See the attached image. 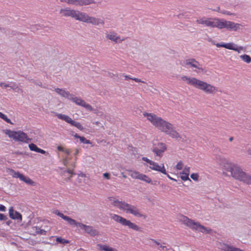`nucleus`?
<instances>
[{
  "label": "nucleus",
  "instance_id": "obj_1",
  "mask_svg": "<svg viewBox=\"0 0 251 251\" xmlns=\"http://www.w3.org/2000/svg\"><path fill=\"white\" fill-rule=\"evenodd\" d=\"M143 115L155 128L175 139L180 138L179 133L175 130L173 125L160 117L152 113L145 112Z\"/></svg>",
  "mask_w": 251,
  "mask_h": 251
},
{
  "label": "nucleus",
  "instance_id": "obj_2",
  "mask_svg": "<svg viewBox=\"0 0 251 251\" xmlns=\"http://www.w3.org/2000/svg\"><path fill=\"white\" fill-rule=\"evenodd\" d=\"M223 174L232 176L235 179L251 185V176L244 172L237 164L232 162H226L223 167Z\"/></svg>",
  "mask_w": 251,
  "mask_h": 251
},
{
  "label": "nucleus",
  "instance_id": "obj_3",
  "mask_svg": "<svg viewBox=\"0 0 251 251\" xmlns=\"http://www.w3.org/2000/svg\"><path fill=\"white\" fill-rule=\"evenodd\" d=\"M181 79L188 85L201 90L206 94H213L218 91L214 86L194 77L183 75L181 77Z\"/></svg>",
  "mask_w": 251,
  "mask_h": 251
},
{
  "label": "nucleus",
  "instance_id": "obj_4",
  "mask_svg": "<svg viewBox=\"0 0 251 251\" xmlns=\"http://www.w3.org/2000/svg\"><path fill=\"white\" fill-rule=\"evenodd\" d=\"M109 200L111 201V204L126 213L131 214L137 217L146 218V216L140 212V210L134 205H130L125 201H119L113 197L110 198Z\"/></svg>",
  "mask_w": 251,
  "mask_h": 251
},
{
  "label": "nucleus",
  "instance_id": "obj_5",
  "mask_svg": "<svg viewBox=\"0 0 251 251\" xmlns=\"http://www.w3.org/2000/svg\"><path fill=\"white\" fill-rule=\"evenodd\" d=\"M241 25L239 24L227 21L224 19L210 18L208 27L212 28L216 27L219 29L225 28L229 30L237 31L239 29Z\"/></svg>",
  "mask_w": 251,
  "mask_h": 251
},
{
  "label": "nucleus",
  "instance_id": "obj_6",
  "mask_svg": "<svg viewBox=\"0 0 251 251\" xmlns=\"http://www.w3.org/2000/svg\"><path fill=\"white\" fill-rule=\"evenodd\" d=\"M53 213L62 218L63 220L67 221L70 225H75V226H79L81 228L84 229L87 233L92 236H95L98 234V231L95 229H93L92 226L78 223L75 220L64 215L58 210L54 211Z\"/></svg>",
  "mask_w": 251,
  "mask_h": 251
},
{
  "label": "nucleus",
  "instance_id": "obj_7",
  "mask_svg": "<svg viewBox=\"0 0 251 251\" xmlns=\"http://www.w3.org/2000/svg\"><path fill=\"white\" fill-rule=\"evenodd\" d=\"M75 19L77 21H79L86 23H91L94 25L104 24V22L103 20L100 19H97L95 17L89 16L87 14L78 10L76 11Z\"/></svg>",
  "mask_w": 251,
  "mask_h": 251
},
{
  "label": "nucleus",
  "instance_id": "obj_8",
  "mask_svg": "<svg viewBox=\"0 0 251 251\" xmlns=\"http://www.w3.org/2000/svg\"><path fill=\"white\" fill-rule=\"evenodd\" d=\"M181 221L184 225L190 227L191 228L199 230L202 233H208L211 230L210 228L201 225L198 222H195L185 216H182Z\"/></svg>",
  "mask_w": 251,
  "mask_h": 251
},
{
  "label": "nucleus",
  "instance_id": "obj_9",
  "mask_svg": "<svg viewBox=\"0 0 251 251\" xmlns=\"http://www.w3.org/2000/svg\"><path fill=\"white\" fill-rule=\"evenodd\" d=\"M5 133L9 138H12L16 141L28 143L31 141V139L27 136V134L22 131H15L7 130Z\"/></svg>",
  "mask_w": 251,
  "mask_h": 251
},
{
  "label": "nucleus",
  "instance_id": "obj_10",
  "mask_svg": "<svg viewBox=\"0 0 251 251\" xmlns=\"http://www.w3.org/2000/svg\"><path fill=\"white\" fill-rule=\"evenodd\" d=\"M110 215L112 219L117 223H120L123 226H127L129 228L136 231H138L139 229L137 225L119 215L116 214H111Z\"/></svg>",
  "mask_w": 251,
  "mask_h": 251
},
{
  "label": "nucleus",
  "instance_id": "obj_11",
  "mask_svg": "<svg viewBox=\"0 0 251 251\" xmlns=\"http://www.w3.org/2000/svg\"><path fill=\"white\" fill-rule=\"evenodd\" d=\"M142 159L149 164V165H147V166L149 167L150 169L161 172L163 174H166V171L164 164H162L161 166L159 165L156 162L148 159L146 157H143Z\"/></svg>",
  "mask_w": 251,
  "mask_h": 251
},
{
  "label": "nucleus",
  "instance_id": "obj_12",
  "mask_svg": "<svg viewBox=\"0 0 251 251\" xmlns=\"http://www.w3.org/2000/svg\"><path fill=\"white\" fill-rule=\"evenodd\" d=\"M181 65L196 69L194 71L198 74L203 72V69L201 65L194 59L190 58L186 59L183 63H181Z\"/></svg>",
  "mask_w": 251,
  "mask_h": 251
},
{
  "label": "nucleus",
  "instance_id": "obj_13",
  "mask_svg": "<svg viewBox=\"0 0 251 251\" xmlns=\"http://www.w3.org/2000/svg\"><path fill=\"white\" fill-rule=\"evenodd\" d=\"M56 116L58 119L65 121L67 123L76 127L77 128L80 130H83L84 129L83 126L80 123L72 120V118L66 115L56 113Z\"/></svg>",
  "mask_w": 251,
  "mask_h": 251
},
{
  "label": "nucleus",
  "instance_id": "obj_14",
  "mask_svg": "<svg viewBox=\"0 0 251 251\" xmlns=\"http://www.w3.org/2000/svg\"><path fill=\"white\" fill-rule=\"evenodd\" d=\"M10 174L14 178H18L21 180L25 182L26 184H30L31 185H34V182L30 178L28 177L25 176L22 174L20 173L19 172H15L14 170L11 169H9L8 171Z\"/></svg>",
  "mask_w": 251,
  "mask_h": 251
},
{
  "label": "nucleus",
  "instance_id": "obj_15",
  "mask_svg": "<svg viewBox=\"0 0 251 251\" xmlns=\"http://www.w3.org/2000/svg\"><path fill=\"white\" fill-rule=\"evenodd\" d=\"M167 150V146L165 143H158L154 144L152 148V151L156 156L161 157L163 153Z\"/></svg>",
  "mask_w": 251,
  "mask_h": 251
},
{
  "label": "nucleus",
  "instance_id": "obj_16",
  "mask_svg": "<svg viewBox=\"0 0 251 251\" xmlns=\"http://www.w3.org/2000/svg\"><path fill=\"white\" fill-rule=\"evenodd\" d=\"M76 11L73 9H71L70 8H64L61 9L60 11V13L62 14V16L65 17H71L75 19V15L76 13Z\"/></svg>",
  "mask_w": 251,
  "mask_h": 251
},
{
  "label": "nucleus",
  "instance_id": "obj_17",
  "mask_svg": "<svg viewBox=\"0 0 251 251\" xmlns=\"http://www.w3.org/2000/svg\"><path fill=\"white\" fill-rule=\"evenodd\" d=\"M9 217L12 219L18 220L20 221L22 220V215L19 212L14 211L12 207H10L9 210Z\"/></svg>",
  "mask_w": 251,
  "mask_h": 251
},
{
  "label": "nucleus",
  "instance_id": "obj_18",
  "mask_svg": "<svg viewBox=\"0 0 251 251\" xmlns=\"http://www.w3.org/2000/svg\"><path fill=\"white\" fill-rule=\"evenodd\" d=\"M106 37L109 40L113 41L116 43L120 42L124 40V39H121L120 37L117 36L116 34L114 32H111L109 34H107L106 35Z\"/></svg>",
  "mask_w": 251,
  "mask_h": 251
},
{
  "label": "nucleus",
  "instance_id": "obj_19",
  "mask_svg": "<svg viewBox=\"0 0 251 251\" xmlns=\"http://www.w3.org/2000/svg\"><path fill=\"white\" fill-rule=\"evenodd\" d=\"M28 147L30 150L31 151H34L37 152L41 153L42 154H45L46 153L45 151L38 148L37 146L33 143L29 144Z\"/></svg>",
  "mask_w": 251,
  "mask_h": 251
},
{
  "label": "nucleus",
  "instance_id": "obj_20",
  "mask_svg": "<svg viewBox=\"0 0 251 251\" xmlns=\"http://www.w3.org/2000/svg\"><path fill=\"white\" fill-rule=\"evenodd\" d=\"M55 91L61 96L67 98L68 99H70V97H71V95L68 92L65 91L63 89H59V88H56L55 89Z\"/></svg>",
  "mask_w": 251,
  "mask_h": 251
},
{
  "label": "nucleus",
  "instance_id": "obj_21",
  "mask_svg": "<svg viewBox=\"0 0 251 251\" xmlns=\"http://www.w3.org/2000/svg\"><path fill=\"white\" fill-rule=\"evenodd\" d=\"M210 18H206L205 17L199 18L197 20V23L198 24L204 25L206 26H209Z\"/></svg>",
  "mask_w": 251,
  "mask_h": 251
},
{
  "label": "nucleus",
  "instance_id": "obj_22",
  "mask_svg": "<svg viewBox=\"0 0 251 251\" xmlns=\"http://www.w3.org/2000/svg\"><path fill=\"white\" fill-rule=\"evenodd\" d=\"M130 176L134 179H140L142 174L137 171H130Z\"/></svg>",
  "mask_w": 251,
  "mask_h": 251
},
{
  "label": "nucleus",
  "instance_id": "obj_23",
  "mask_svg": "<svg viewBox=\"0 0 251 251\" xmlns=\"http://www.w3.org/2000/svg\"><path fill=\"white\" fill-rule=\"evenodd\" d=\"M98 246L100 250H102L103 251H117L116 249L110 247L107 245L98 244Z\"/></svg>",
  "mask_w": 251,
  "mask_h": 251
},
{
  "label": "nucleus",
  "instance_id": "obj_24",
  "mask_svg": "<svg viewBox=\"0 0 251 251\" xmlns=\"http://www.w3.org/2000/svg\"><path fill=\"white\" fill-rule=\"evenodd\" d=\"M95 3L94 0H79L78 5L83 6Z\"/></svg>",
  "mask_w": 251,
  "mask_h": 251
},
{
  "label": "nucleus",
  "instance_id": "obj_25",
  "mask_svg": "<svg viewBox=\"0 0 251 251\" xmlns=\"http://www.w3.org/2000/svg\"><path fill=\"white\" fill-rule=\"evenodd\" d=\"M78 105H80L90 111H92L93 110L92 107L89 104L87 103L83 100H82L81 101L80 103Z\"/></svg>",
  "mask_w": 251,
  "mask_h": 251
},
{
  "label": "nucleus",
  "instance_id": "obj_26",
  "mask_svg": "<svg viewBox=\"0 0 251 251\" xmlns=\"http://www.w3.org/2000/svg\"><path fill=\"white\" fill-rule=\"evenodd\" d=\"M240 57L244 62L247 63H249L251 61V57L247 54L241 55Z\"/></svg>",
  "mask_w": 251,
  "mask_h": 251
},
{
  "label": "nucleus",
  "instance_id": "obj_27",
  "mask_svg": "<svg viewBox=\"0 0 251 251\" xmlns=\"http://www.w3.org/2000/svg\"><path fill=\"white\" fill-rule=\"evenodd\" d=\"M139 180L144 181L147 183H150L151 182V180L148 176L144 175L143 174H142L141 176L140 177V178Z\"/></svg>",
  "mask_w": 251,
  "mask_h": 251
},
{
  "label": "nucleus",
  "instance_id": "obj_28",
  "mask_svg": "<svg viewBox=\"0 0 251 251\" xmlns=\"http://www.w3.org/2000/svg\"><path fill=\"white\" fill-rule=\"evenodd\" d=\"M61 2H67L69 4L78 5L79 0H60Z\"/></svg>",
  "mask_w": 251,
  "mask_h": 251
},
{
  "label": "nucleus",
  "instance_id": "obj_29",
  "mask_svg": "<svg viewBox=\"0 0 251 251\" xmlns=\"http://www.w3.org/2000/svg\"><path fill=\"white\" fill-rule=\"evenodd\" d=\"M70 99H71L73 102H75L77 105H79L81 101L82 100V99L76 97L72 96L70 97Z\"/></svg>",
  "mask_w": 251,
  "mask_h": 251
},
{
  "label": "nucleus",
  "instance_id": "obj_30",
  "mask_svg": "<svg viewBox=\"0 0 251 251\" xmlns=\"http://www.w3.org/2000/svg\"><path fill=\"white\" fill-rule=\"evenodd\" d=\"M234 46H235V45L232 43H226L225 48L228 50H235Z\"/></svg>",
  "mask_w": 251,
  "mask_h": 251
},
{
  "label": "nucleus",
  "instance_id": "obj_31",
  "mask_svg": "<svg viewBox=\"0 0 251 251\" xmlns=\"http://www.w3.org/2000/svg\"><path fill=\"white\" fill-rule=\"evenodd\" d=\"M0 118L6 122L7 123H11V120L8 119L4 114L0 112Z\"/></svg>",
  "mask_w": 251,
  "mask_h": 251
},
{
  "label": "nucleus",
  "instance_id": "obj_32",
  "mask_svg": "<svg viewBox=\"0 0 251 251\" xmlns=\"http://www.w3.org/2000/svg\"><path fill=\"white\" fill-rule=\"evenodd\" d=\"M181 176L180 178L183 181H186L187 180H189L191 181V180L189 178V175L188 174H185V173H180Z\"/></svg>",
  "mask_w": 251,
  "mask_h": 251
},
{
  "label": "nucleus",
  "instance_id": "obj_33",
  "mask_svg": "<svg viewBox=\"0 0 251 251\" xmlns=\"http://www.w3.org/2000/svg\"><path fill=\"white\" fill-rule=\"evenodd\" d=\"M56 241L58 243L63 244H68V243H69V240H65V239H63V238H62L61 237H57L56 238Z\"/></svg>",
  "mask_w": 251,
  "mask_h": 251
},
{
  "label": "nucleus",
  "instance_id": "obj_34",
  "mask_svg": "<svg viewBox=\"0 0 251 251\" xmlns=\"http://www.w3.org/2000/svg\"><path fill=\"white\" fill-rule=\"evenodd\" d=\"M32 229L36 234H42L44 231L38 226H34L32 227Z\"/></svg>",
  "mask_w": 251,
  "mask_h": 251
},
{
  "label": "nucleus",
  "instance_id": "obj_35",
  "mask_svg": "<svg viewBox=\"0 0 251 251\" xmlns=\"http://www.w3.org/2000/svg\"><path fill=\"white\" fill-rule=\"evenodd\" d=\"M81 142L86 144H91L90 141L89 140L86 139L85 137L81 136L79 139Z\"/></svg>",
  "mask_w": 251,
  "mask_h": 251
},
{
  "label": "nucleus",
  "instance_id": "obj_36",
  "mask_svg": "<svg viewBox=\"0 0 251 251\" xmlns=\"http://www.w3.org/2000/svg\"><path fill=\"white\" fill-rule=\"evenodd\" d=\"M176 169L177 170H180L183 168V164L181 161H179L178 162L177 165H176Z\"/></svg>",
  "mask_w": 251,
  "mask_h": 251
},
{
  "label": "nucleus",
  "instance_id": "obj_37",
  "mask_svg": "<svg viewBox=\"0 0 251 251\" xmlns=\"http://www.w3.org/2000/svg\"><path fill=\"white\" fill-rule=\"evenodd\" d=\"M234 49L235 50H233L237 51L238 53H240L241 50H244L243 47H237L236 45L234 46Z\"/></svg>",
  "mask_w": 251,
  "mask_h": 251
},
{
  "label": "nucleus",
  "instance_id": "obj_38",
  "mask_svg": "<svg viewBox=\"0 0 251 251\" xmlns=\"http://www.w3.org/2000/svg\"><path fill=\"white\" fill-rule=\"evenodd\" d=\"M191 178L194 180H198L199 175L198 174L193 173L191 175Z\"/></svg>",
  "mask_w": 251,
  "mask_h": 251
},
{
  "label": "nucleus",
  "instance_id": "obj_39",
  "mask_svg": "<svg viewBox=\"0 0 251 251\" xmlns=\"http://www.w3.org/2000/svg\"><path fill=\"white\" fill-rule=\"evenodd\" d=\"M189 173H190V167H187V166L183 168V170L182 172V173H185V174H187L188 175H189Z\"/></svg>",
  "mask_w": 251,
  "mask_h": 251
},
{
  "label": "nucleus",
  "instance_id": "obj_40",
  "mask_svg": "<svg viewBox=\"0 0 251 251\" xmlns=\"http://www.w3.org/2000/svg\"><path fill=\"white\" fill-rule=\"evenodd\" d=\"M129 79L133 80L137 82H142V83H146L145 81H142L141 79L137 78H129Z\"/></svg>",
  "mask_w": 251,
  "mask_h": 251
},
{
  "label": "nucleus",
  "instance_id": "obj_41",
  "mask_svg": "<svg viewBox=\"0 0 251 251\" xmlns=\"http://www.w3.org/2000/svg\"><path fill=\"white\" fill-rule=\"evenodd\" d=\"M7 219L6 216L4 215L3 214L0 213V220H6Z\"/></svg>",
  "mask_w": 251,
  "mask_h": 251
},
{
  "label": "nucleus",
  "instance_id": "obj_42",
  "mask_svg": "<svg viewBox=\"0 0 251 251\" xmlns=\"http://www.w3.org/2000/svg\"><path fill=\"white\" fill-rule=\"evenodd\" d=\"M225 44L226 43H217L216 44V46L218 48H220V47H224V48H225Z\"/></svg>",
  "mask_w": 251,
  "mask_h": 251
},
{
  "label": "nucleus",
  "instance_id": "obj_43",
  "mask_svg": "<svg viewBox=\"0 0 251 251\" xmlns=\"http://www.w3.org/2000/svg\"><path fill=\"white\" fill-rule=\"evenodd\" d=\"M103 176L106 178L107 179H110V175L108 173H105L103 174Z\"/></svg>",
  "mask_w": 251,
  "mask_h": 251
},
{
  "label": "nucleus",
  "instance_id": "obj_44",
  "mask_svg": "<svg viewBox=\"0 0 251 251\" xmlns=\"http://www.w3.org/2000/svg\"><path fill=\"white\" fill-rule=\"evenodd\" d=\"M0 86L1 87H4L5 88L9 87H12V86H10L9 84L3 83H0Z\"/></svg>",
  "mask_w": 251,
  "mask_h": 251
},
{
  "label": "nucleus",
  "instance_id": "obj_45",
  "mask_svg": "<svg viewBox=\"0 0 251 251\" xmlns=\"http://www.w3.org/2000/svg\"><path fill=\"white\" fill-rule=\"evenodd\" d=\"M6 210V208L5 207L2 205V204H0V211H5Z\"/></svg>",
  "mask_w": 251,
  "mask_h": 251
},
{
  "label": "nucleus",
  "instance_id": "obj_46",
  "mask_svg": "<svg viewBox=\"0 0 251 251\" xmlns=\"http://www.w3.org/2000/svg\"><path fill=\"white\" fill-rule=\"evenodd\" d=\"M63 152L68 155L71 153V151L69 149H65Z\"/></svg>",
  "mask_w": 251,
  "mask_h": 251
},
{
  "label": "nucleus",
  "instance_id": "obj_47",
  "mask_svg": "<svg viewBox=\"0 0 251 251\" xmlns=\"http://www.w3.org/2000/svg\"><path fill=\"white\" fill-rule=\"evenodd\" d=\"M57 148L59 151H63L65 149L64 148H63V147L60 146H58Z\"/></svg>",
  "mask_w": 251,
  "mask_h": 251
},
{
  "label": "nucleus",
  "instance_id": "obj_48",
  "mask_svg": "<svg viewBox=\"0 0 251 251\" xmlns=\"http://www.w3.org/2000/svg\"><path fill=\"white\" fill-rule=\"evenodd\" d=\"M67 173H68V174H71V175H74V170H70V169H68L67 170Z\"/></svg>",
  "mask_w": 251,
  "mask_h": 251
},
{
  "label": "nucleus",
  "instance_id": "obj_49",
  "mask_svg": "<svg viewBox=\"0 0 251 251\" xmlns=\"http://www.w3.org/2000/svg\"><path fill=\"white\" fill-rule=\"evenodd\" d=\"M165 175L167 176V177H168L170 179H171V180H172L176 181V179H175V178H173V177H171V176H170L168 174H167V173H166V174Z\"/></svg>",
  "mask_w": 251,
  "mask_h": 251
},
{
  "label": "nucleus",
  "instance_id": "obj_50",
  "mask_svg": "<svg viewBox=\"0 0 251 251\" xmlns=\"http://www.w3.org/2000/svg\"><path fill=\"white\" fill-rule=\"evenodd\" d=\"M151 240L154 243H155L157 245H160V243L157 241L156 240H154V239H151Z\"/></svg>",
  "mask_w": 251,
  "mask_h": 251
},
{
  "label": "nucleus",
  "instance_id": "obj_51",
  "mask_svg": "<svg viewBox=\"0 0 251 251\" xmlns=\"http://www.w3.org/2000/svg\"><path fill=\"white\" fill-rule=\"evenodd\" d=\"M221 13H223V14H227V15H231V14L229 12H221Z\"/></svg>",
  "mask_w": 251,
  "mask_h": 251
},
{
  "label": "nucleus",
  "instance_id": "obj_52",
  "mask_svg": "<svg viewBox=\"0 0 251 251\" xmlns=\"http://www.w3.org/2000/svg\"><path fill=\"white\" fill-rule=\"evenodd\" d=\"M74 137L76 138H78L79 139H80V137L81 136H79L78 134H75V135H74Z\"/></svg>",
  "mask_w": 251,
  "mask_h": 251
},
{
  "label": "nucleus",
  "instance_id": "obj_53",
  "mask_svg": "<svg viewBox=\"0 0 251 251\" xmlns=\"http://www.w3.org/2000/svg\"><path fill=\"white\" fill-rule=\"evenodd\" d=\"M124 77H125V78L126 79H130L129 78H131L130 77H129V76L127 75H124Z\"/></svg>",
  "mask_w": 251,
  "mask_h": 251
},
{
  "label": "nucleus",
  "instance_id": "obj_54",
  "mask_svg": "<svg viewBox=\"0 0 251 251\" xmlns=\"http://www.w3.org/2000/svg\"><path fill=\"white\" fill-rule=\"evenodd\" d=\"M79 152V149H76L75 150V154L76 155Z\"/></svg>",
  "mask_w": 251,
  "mask_h": 251
},
{
  "label": "nucleus",
  "instance_id": "obj_55",
  "mask_svg": "<svg viewBox=\"0 0 251 251\" xmlns=\"http://www.w3.org/2000/svg\"><path fill=\"white\" fill-rule=\"evenodd\" d=\"M160 247V248H162V249H165V248H166V246H163V245H161Z\"/></svg>",
  "mask_w": 251,
  "mask_h": 251
},
{
  "label": "nucleus",
  "instance_id": "obj_56",
  "mask_svg": "<svg viewBox=\"0 0 251 251\" xmlns=\"http://www.w3.org/2000/svg\"><path fill=\"white\" fill-rule=\"evenodd\" d=\"M216 11H218V12H220V8H219V7H218V9H217V10H216Z\"/></svg>",
  "mask_w": 251,
  "mask_h": 251
},
{
  "label": "nucleus",
  "instance_id": "obj_57",
  "mask_svg": "<svg viewBox=\"0 0 251 251\" xmlns=\"http://www.w3.org/2000/svg\"><path fill=\"white\" fill-rule=\"evenodd\" d=\"M232 140H233V138H232V137H230V138H229V141H232Z\"/></svg>",
  "mask_w": 251,
  "mask_h": 251
},
{
  "label": "nucleus",
  "instance_id": "obj_58",
  "mask_svg": "<svg viewBox=\"0 0 251 251\" xmlns=\"http://www.w3.org/2000/svg\"><path fill=\"white\" fill-rule=\"evenodd\" d=\"M10 223H11V222H10V221H9V222H7V224L8 225H9V224H10Z\"/></svg>",
  "mask_w": 251,
  "mask_h": 251
},
{
  "label": "nucleus",
  "instance_id": "obj_59",
  "mask_svg": "<svg viewBox=\"0 0 251 251\" xmlns=\"http://www.w3.org/2000/svg\"><path fill=\"white\" fill-rule=\"evenodd\" d=\"M124 177L126 178V176H124Z\"/></svg>",
  "mask_w": 251,
  "mask_h": 251
},
{
  "label": "nucleus",
  "instance_id": "obj_60",
  "mask_svg": "<svg viewBox=\"0 0 251 251\" xmlns=\"http://www.w3.org/2000/svg\"><path fill=\"white\" fill-rule=\"evenodd\" d=\"M0 29H1V28H0Z\"/></svg>",
  "mask_w": 251,
  "mask_h": 251
}]
</instances>
